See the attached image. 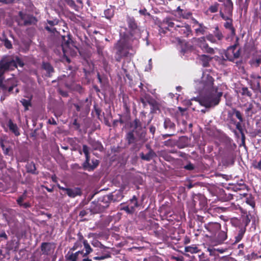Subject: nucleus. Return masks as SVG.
Instances as JSON below:
<instances>
[{"label":"nucleus","mask_w":261,"mask_h":261,"mask_svg":"<svg viewBox=\"0 0 261 261\" xmlns=\"http://www.w3.org/2000/svg\"><path fill=\"white\" fill-rule=\"evenodd\" d=\"M194 86L195 92L199 96L191 99L197 101L201 106L205 108L201 110L202 113H205L207 109L219 104L223 92L214 85V79L208 71L203 72L200 79L194 80Z\"/></svg>","instance_id":"f257e3e1"},{"label":"nucleus","mask_w":261,"mask_h":261,"mask_svg":"<svg viewBox=\"0 0 261 261\" xmlns=\"http://www.w3.org/2000/svg\"><path fill=\"white\" fill-rule=\"evenodd\" d=\"M127 22L129 30V32H121L120 38L115 45L116 54L119 59L127 56L128 51L132 48L134 44H137L138 39L141 37V34L144 33V30H142L138 26L133 17H128Z\"/></svg>","instance_id":"f03ea898"},{"label":"nucleus","mask_w":261,"mask_h":261,"mask_svg":"<svg viewBox=\"0 0 261 261\" xmlns=\"http://www.w3.org/2000/svg\"><path fill=\"white\" fill-rule=\"evenodd\" d=\"M129 127L132 129L126 132L125 140L128 144L133 145L134 149H139L147 140L145 127L142 126V122L137 118L129 123Z\"/></svg>","instance_id":"7ed1b4c3"},{"label":"nucleus","mask_w":261,"mask_h":261,"mask_svg":"<svg viewBox=\"0 0 261 261\" xmlns=\"http://www.w3.org/2000/svg\"><path fill=\"white\" fill-rule=\"evenodd\" d=\"M162 26L165 28H174L183 37H189L192 34L190 27L186 23L179 22L170 18H166L162 23Z\"/></svg>","instance_id":"20e7f679"},{"label":"nucleus","mask_w":261,"mask_h":261,"mask_svg":"<svg viewBox=\"0 0 261 261\" xmlns=\"http://www.w3.org/2000/svg\"><path fill=\"white\" fill-rule=\"evenodd\" d=\"M15 67H16V66L13 61L2 60L0 61V86L5 90L8 89L9 92H11L13 90V86H10L8 88L3 84V74L5 71L12 70Z\"/></svg>","instance_id":"39448f33"},{"label":"nucleus","mask_w":261,"mask_h":261,"mask_svg":"<svg viewBox=\"0 0 261 261\" xmlns=\"http://www.w3.org/2000/svg\"><path fill=\"white\" fill-rule=\"evenodd\" d=\"M235 43L229 46L227 48V51L225 53V56L227 59L231 62H234V61L239 58L241 55V49L236 50L237 47L239 45V38L236 36Z\"/></svg>","instance_id":"423d86ee"},{"label":"nucleus","mask_w":261,"mask_h":261,"mask_svg":"<svg viewBox=\"0 0 261 261\" xmlns=\"http://www.w3.org/2000/svg\"><path fill=\"white\" fill-rule=\"evenodd\" d=\"M65 259L66 261H92L84 256V251L82 250L76 251L69 250L65 255Z\"/></svg>","instance_id":"0eeeda50"},{"label":"nucleus","mask_w":261,"mask_h":261,"mask_svg":"<svg viewBox=\"0 0 261 261\" xmlns=\"http://www.w3.org/2000/svg\"><path fill=\"white\" fill-rule=\"evenodd\" d=\"M140 205L137 198L134 196L132 199L128 201L126 203H122L120 205V210L125 211L127 214H133L136 207Z\"/></svg>","instance_id":"6e6552de"},{"label":"nucleus","mask_w":261,"mask_h":261,"mask_svg":"<svg viewBox=\"0 0 261 261\" xmlns=\"http://www.w3.org/2000/svg\"><path fill=\"white\" fill-rule=\"evenodd\" d=\"M194 40L195 41L196 45L201 48L203 52L214 54V49L210 47L208 44L206 42V36L205 37H200L198 38H194Z\"/></svg>","instance_id":"1a4fd4ad"},{"label":"nucleus","mask_w":261,"mask_h":261,"mask_svg":"<svg viewBox=\"0 0 261 261\" xmlns=\"http://www.w3.org/2000/svg\"><path fill=\"white\" fill-rule=\"evenodd\" d=\"M227 228L226 224H225L223 226V229L219 230L213 237V241L215 245H218L223 243L227 239Z\"/></svg>","instance_id":"9d476101"},{"label":"nucleus","mask_w":261,"mask_h":261,"mask_svg":"<svg viewBox=\"0 0 261 261\" xmlns=\"http://www.w3.org/2000/svg\"><path fill=\"white\" fill-rule=\"evenodd\" d=\"M223 38L224 36L218 26L215 27L213 34L209 33L206 35V40L215 44H218V42L221 41Z\"/></svg>","instance_id":"9b49d317"},{"label":"nucleus","mask_w":261,"mask_h":261,"mask_svg":"<svg viewBox=\"0 0 261 261\" xmlns=\"http://www.w3.org/2000/svg\"><path fill=\"white\" fill-rule=\"evenodd\" d=\"M40 248L42 254L50 256L54 253L56 245L54 243L43 242L41 244Z\"/></svg>","instance_id":"f8f14e48"},{"label":"nucleus","mask_w":261,"mask_h":261,"mask_svg":"<svg viewBox=\"0 0 261 261\" xmlns=\"http://www.w3.org/2000/svg\"><path fill=\"white\" fill-rule=\"evenodd\" d=\"M224 27L230 31V33L226 37L225 39L227 41H231L233 39L234 37L236 36V29L233 27L232 19L226 21L224 24Z\"/></svg>","instance_id":"ddd939ff"},{"label":"nucleus","mask_w":261,"mask_h":261,"mask_svg":"<svg viewBox=\"0 0 261 261\" xmlns=\"http://www.w3.org/2000/svg\"><path fill=\"white\" fill-rule=\"evenodd\" d=\"M205 228L210 232L213 237L221 229V225L217 222H210L204 224Z\"/></svg>","instance_id":"4468645a"},{"label":"nucleus","mask_w":261,"mask_h":261,"mask_svg":"<svg viewBox=\"0 0 261 261\" xmlns=\"http://www.w3.org/2000/svg\"><path fill=\"white\" fill-rule=\"evenodd\" d=\"M186 109L178 107L177 110H173L170 113L171 116L174 118L178 125H180V119L185 114Z\"/></svg>","instance_id":"2eb2a0df"},{"label":"nucleus","mask_w":261,"mask_h":261,"mask_svg":"<svg viewBox=\"0 0 261 261\" xmlns=\"http://www.w3.org/2000/svg\"><path fill=\"white\" fill-rule=\"evenodd\" d=\"M194 24L193 27L194 28L195 33L196 36L204 35L207 30V27L204 26L203 23H199L196 20L194 19Z\"/></svg>","instance_id":"dca6fc26"},{"label":"nucleus","mask_w":261,"mask_h":261,"mask_svg":"<svg viewBox=\"0 0 261 261\" xmlns=\"http://www.w3.org/2000/svg\"><path fill=\"white\" fill-rule=\"evenodd\" d=\"M21 17V20L19 22V23L21 25H28L33 23H35L36 20L35 17L29 15H22V13H19Z\"/></svg>","instance_id":"f3484780"},{"label":"nucleus","mask_w":261,"mask_h":261,"mask_svg":"<svg viewBox=\"0 0 261 261\" xmlns=\"http://www.w3.org/2000/svg\"><path fill=\"white\" fill-rule=\"evenodd\" d=\"M164 127L171 133H174L176 129L175 124L169 118H165L164 121Z\"/></svg>","instance_id":"a211bd4d"},{"label":"nucleus","mask_w":261,"mask_h":261,"mask_svg":"<svg viewBox=\"0 0 261 261\" xmlns=\"http://www.w3.org/2000/svg\"><path fill=\"white\" fill-rule=\"evenodd\" d=\"M66 194L70 198H75L77 196H81L82 191L81 189L79 187L68 188V190H67Z\"/></svg>","instance_id":"6ab92c4d"},{"label":"nucleus","mask_w":261,"mask_h":261,"mask_svg":"<svg viewBox=\"0 0 261 261\" xmlns=\"http://www.w3.org/2000/svg\"><path fill=\"white\" fill-rule=\"evenodd\" d=\"M27 198V191H25L24 192L20 195L17 199L16 201L17 204L20 206H22L24 208H28L31 206V204L29 202L23 203V201H24Z\"/></svg>","instance_id":"aec40b11"},{"label":"nucleus","mask_w":261,"mask_h":261,"mask_svg":"<svg viewBox=\"0 0 261 261\" xmlns=\"http://www.w3.org/2000/svg\"><path fill=\"white\" fill-rule=\"evenodd\" d=\"M140 156L142 160L149 161L154 157L156 156V155L152 149H150V150H149V152L147 154H145L142 152L140 154Z\"/></svg>","instance_id":"412c9836"},{"label":"nucleus","mask_w":261,"mask_h":261,"mask_svg":"<svg viewBox=\"0 0 261 261\" xmlns=\"http://www.w3.org/2000/svg\"><path fill=\"white\" fill-rule=\"evenodd\" d=\"M7 125L10 130L14 133L15 136H18L20 135L17 125L16 124L14 123L11 120L8 121Z\"/></svg>","instance_id":"4be33fe9"},{"label":"nucleus","mask_w":261,"mask_h":261,"mask_svg":"<svg viewBox=\"0 0 261 261\" xmlns=\"http://www.w3.org/2000/svg\"><path fill=\"white\" fill-rule=\"evenodd\" d=\"M224 11L228 15L231 14L233 9V4L230 0H226L224 3Z\"/></svg>","instance_id":"5701e85b"},{"label":"nucleus","mask_w":261,"mask_h":261,"mask_svg":"<svg viewBox=\"0 0 261 261\" xmlns=\"http://www.w3.org/2000/svg\"><path fill=\"white\" fill-rule=\"evenodd\" d=\"M89 144L92 146L93 150H100L101 148V144L98 141L90 139L89 141Z\"/></svg>","instance_id":"b1692460"},{"label":"nucleus","mask_w":261,"mask_h":261,"mask_svg":"<svg viewBox=\"0 0 261 261\" xmlns=\"http://www.w3.org/2000/svg\"><path fill=\"white\" fill-rule=\"evenodd\" d=\"M83 245L86 251L85 252H84V255L85 257H87V255L92 252L93 250L87 241H84Z\"/></svg>","instance_id":"393cba45"},{"label":"nucleus","mask_w":261,"mask_h":261,"mask_svg":"<svg viewBox=\"0 0 261 261\" xmlns=\"http://www.w3.org/2000/svg\"><path fill=\"white\" fill-rule=\"evenodd\" d=\"M111 257V253L109 251H105L101 255L94 257L95 260H103Z\"/></svg>","instance_id":"a878e982"},{"label":"nucleus","mask_w":261,"mask_h":261,"mask_svg":"<svg viewBox=\"0 0 261 261\" xmlns=\"http://www.w3.org/2000/svg\"><path fill=\"white\" fill-rule=\"evenodd\" d=\"M245 231L246 229L245 228H241L239 230L238 234L235 237L236 242H239L242 240L245 232Z\"/></svg>","instance_id":"bb28decb"},{"label":"nucleus","mask_w":261,"mask_h":261,"mask_svg":"<svg viewBox=\"0 0 261 261\" xmlns=\"http://www.w3.org/2000/svg\"><path fill=\"white\" fill-rule=\"evenodd\" d=\"M26 168L28 172H30L33 174H35V171L36 168L35 167V165L33 162L28 163L26 165Z\"/></svg>","instance_id":"cd10ccee"},{"label":"nucleus","mask_w":261,"mask_h":261,"mask_svg":"<svg viewBox=\"0 0 261 261\" xmlns=\"http://www.w3.org/2000/svg\"><path fill=\"white\" fill-rule=\"evenodd\" d=\"M42 66L43 69L47 71L48 76H50V73L54 71L53 67L48 63H43Z\"/></svg>","instance_id":"c85d7f7f"},{"label":"nucleus","mask_w":261,"mask_h":261,"mask_svg":"<svg viewBox=\"0 0 261 261\" xmlns=\"http://www.w3.org/2000/svg\"><path fill=\"white\" fill-rule=\"evenodd\" d=\"M83 243L81 241H76L73 245V246L69 249L70 250L77 251L80 250L82 247Z\"/></svg>","instance_id":"c756f323"},{"label":"nucleus","mask_w":261,"mask_h":261,"mask_svg":"<svg viewBox=\"0 0 261 261\" xmlns=\"http://www.w3.org/2000/svg\"><path fill=\"white\" fill-rule=\"evenodd\" d=\"M185 251L191 253H196L198 252L199 249L197 247L187 246L185 248Z\"/></svg>","instance_id":"7c9ffc66"},{"label":"nucleus","mask_w":261,"mask_h":261,"mask_svg":"<svg viewBox=\"0 0 261 261\" xmlns=\"http://www.w3.org/2000/svg\"><path fill=\"white\" fill-rule=\"evenodd\" d=\"M240 93L242 95L247 96L248 97H251L252 95V93L250 91H249L247 87H243L240 90Z\"/></svg>","instance_id":"2f4dec72"},{"label":"nucleus","mask_w":261,"mask_h":261,"mask_svg":"<svg viewBox=\"0 0 261 261\" xmlns=\"http://www.w3.org/2000/svg\"><path fill=\"white\" fill-rule=\"evenodd\" d=\"M91 244L95 247H99L101 249H105L106 247L103 245L99 241L96 239H94L91 242Z\"/></svg>","instance_id":"473e14b6"},{"label":"nucleus","mask_w":261,"mask_h":261,"mask_svg":"<svg viewBox=\"0 0 261 261\" xmlns=\"http://www.w3.org/2000/svg\"><path fill=\"white\" fill-rule=\"evenodd\" d=\"M104 15L107 19H111L114 15V11L112 9H108L105 11Z\"/></svg>","instance_id":"72a5a7b5"},{"label":"nucleus","mask_w":261,"mask_h":261,"mask_svg":"<svg viewBox=\"0 0 261 261\" xmlns=\"http://www.w3.org/2000/svg\"><path fill=\"white\" fill-rule=\"evenodd\" d=\"M79 152L81 154L83 152L85 155H87L90 154V148L86 145H83L82 150H79Z\"/></svg>","instance_id":"f704fd0d"},{"label":"nucleus","mask_w":261,"mask_h":261,"mask_svg":"<svg viewBox=\"0 0 261 261\" xmlns=\"http://www.w3.org/2000/svg\"><path fill=\"white\" fill-rule=\"evenodd\" d=\"M65 1V2L66 3V4L69 6L71 8L75 10H77V6L75 5L74 1L73 0H64Z\"/></svg>","instance_id":"c9c22d12"},{"label":"nucleus","mask_w":261,"mask_h":261,"mask_svg":"<svg viewBox=\"0 0 261 261\" xmlns=\"http://www.w3.org/2000/svg\"><path fill=\"white\" fill-rule=\"evenodd\" d=\"M218 6L219 4L218 3H215V4L211 6L209 8L208 10L211 13H215L218 11Z\"/></svg>","instance_id":"e433bc0d"},{"label":"nucleus","mask_w":261,"mask_h":261,"mask_svg":"<svg viewBox=\"0 0 261 261\" xmlns=\"http://www.w3.org/2000/svg\"><path fill=\"white\" fill-rule=\"evenodd\" d=\"M232 115H234L240 122H243V119L241 112L238 110H234L232 113Z\"/></svg>","instance_id":"4c0bfd02"},{"label":"nucleus","mask_w":261,"mask_h":261,"mask_svg":"<svg viewBox=\"0 0 261 261\" xmlns=\"http://www.w3.org/2000/svg\"><path fill=\"white\" fill-rule=\"evenodd\" d=\"M103 201H106V203L105 204H102V203H99V205L100 206H102L103 208L107 207L109 206L108 201L110 200V197L108 196H105L103 198Z\"/></svg>","instance_id":"58836bf2"},{"label":"nucleus","mask_w":261,"mask_h":261,"mask_svg":"<svg viewBox=\"0 0 261 261\" xmlns=\"http://www.w3.org/2000/svg\"><path fill=\"white\" fill-rule=\"evenodd\" d=\"M22 105L25 108V110H28V107L30 105V101L25 99H22L20 100Z\"/></svg>","instance_id":"ea45409f"},{"label":"nucleus","mask_w":261,"mask_h":261,"mask_svg":"<svg viewBox=\"0 0 261 261\" xmlns=\"http://www.w3.org/2000/svg\"><path fill=\"white\" fill-rule=\"evenodd\" d=\"M99 164V161L96 159L92 160V164H91V170H94Z\"/></svg>","instance_id":"a19ab883"},{"label":"nucleus","mask_w":261,"mask_h":261,"mask_svg":"<svg viewBox=\"0 0 261 261\" xmlns=\"http://www.w3.org/2000/svg\"><path fill=\"white\" fill-rule=\"evenodd\" d=\"M184 168L187 170H192L195 168V167L193 164L191 163H188L187 165H185L184 167Z\"/></svg>","instance_id":"79ce46f5"},{"label":"nucleus","mask_w":261,"mask_h":261,"mask_svg":"<svg viewBox=\"0 0 261 261\" xmlns=\"http://www.w3.org/2000/svg\"><path fill=\"white\" fill-rule=\"evenodd\" d=\"M246 203L252 207H254L255 205V203L253 200L252 198L251 197V196H250V197L247 198Z\"/></svg>","instance_id":"37998d69"},{"label":"nucleus","mask_w":261,"mask_h":261,"mask_svg":"<svg viewBox=\"0 0 261 261\" xmlns=\"http://www.w3.org/2000/svg\"><path fill=\"white\" fill-rule=\"evenodd\" d=\"M180 14V17H182L184 18H189L192 15L191 13H190L189 12H186L184 11L182 14Z\"/></svg>","instance_id":"c03bdc74"},{"label":"nucleus","mask_w":261,"mask_h":261,"mask_svg":"<svg viewBox=\"0 0 261 261\" xmlns=\"http://www.w3.org/2000/svg\"><path fill=\"white\" fill-rule=\"evenodd\" d=\"M253 167L255 169H256L261 171V160L258 162H256L253 164Z\"/></svg>","instance_id":"a18cd8bd"},{"label":"nucleus","mask_w":261,"mask_h":261,"mask_svg":"<svg viewBox=\"0 0 261 261\" xmlns=\"http://www.w3.org/2000/svg\"><path fill=\"white\" fill-rule=\"evenodd\" d=\"M164 145L166 146H172L174 144L173 141L171 139H169L167 141H164Z\"/></svg>","instance_id":"49530a36"},{"label":"nucleus","mask_w":261,"mask_h":261,"mask_svg":"<svg viewBox=\"0 0 261 261\" xmlns=\"http://www.w3.org/2000/svg\"><path fill=\"white\" fill-rule=\"evenodd\" d=\"M4 44H5V46L7 48H11L12 47V44L11 43V42L8 40V39H6L5 40V42H4Z\"/></svg>","instance_id":"de8ad7c7"},{"label":"nucleus","mask_w":261,"mask_h":261,"mask_svg":"<svg viewBox=\"0 0 261 261\" xmlns=\"http://www.w3.org/2000/svg\"><path fill=\"white\" fill-rule=\"evenodd\" d=\"M47 23L51 26L53 27L58 23V20L55 19L53 20H47Z\"/></svg>","instance_id":"09e8293b"},{"label":"nucleus","mask_w":261,"mask_h":261,"mask_svg":"<svg viewBox=\"0 0 261 261\" xmlns=\"http://www.w3.org/2000/svg\"><path fill=\"white\" fill-rule=\"evenodd\" d=\"M91 164L90 162L85 161L83 163V167L85 169L89 168L91 170Z\"/></svg>","instance_id":"8fccbe9b"},{"label":"nucleus","mask_w":261,"mask_h":261,"mask_svg":"<svg viewBox=\"0 0 261 261\" xmlns=\"http://www.w3.org/2000/svg\"><path fill=\"white\" fill-rule=\"evenodd\" d=\"M242 122H238L237 123H236V128L238 130H239L241 133L243 135V133H242V126H241V123Z\"/></svg>","instance_id":"3c124183"},{"label":"nucleus","mask_w":261,"mask_h":261,"mask_svg":"<svg viewBox=\"0 0 261 261\" xmlns=\"http://www.w3.org/2000/svg\"><path fill=\"white\" fill-rule=\"evenodd\" d=\"M220 16L224 20H226V21H228V20H231L229 16L224 15L221 11L220 12Z\"/></svg>","instance_id":"603ef678"},{"label":"nucleus","mask_w":261,"mask_h":261,"mask_svg":"<svg viewBox=\"0 0 261 261\" xmlns=\"http://www.w3.org/2000/svg\"><path fill=\"white\" fill-rule=\"evenodd\" d=\"M77 237H78V240H77V241H80V242L81 241L82 243H83V244H84V241H87L86 240L84 239L83 236L80 233H79L78 234Z\"/></svg>","instance_id":"864d4df0"},{"label":"nucleus","mask_w":261,"mask_h":261,"mask_svg":"<svg viewBox=\"0 0 261 261\" xmlns=\"http://www.w3.org/2000/svg\"><path fill=\"white\" fill-rule=\"evenodd\" d=\"M70 43V40L69 39H68L65 43V44H63L61 46V48H62L63 51L64 52V53H65V46H68V44H69Z\"/></svg>","instance_id":"5fc2aeb1"},{"label":"nucleus","mask_w":261,"mask_h":261,"mask_svg":"<svg viewBox=\"0 0 261 261\" xmlns=\"http://www.w3.org/2000/svg\"><path fill=\"white\" fill-rule=\"evenodd\" d=\"M0 238H4L6 240L8 239L7 235L4 230L1 231L0 232Z\"/></svg>","instance_id":"6e6d98bb"},{"label":"nucleus","mask_w":261,"mask_h":261,"mask_svg":"<svg viewBox=\"0 0 261 261\" xmlns=\"http://www.w3.org/2000/svg\"><path fill=\"white\" fill-rule=\"evenodd\" d=\"M260 62H261V59H256L254 61H253V64L256 67H258L260 65Z\"/></svg>","instance_id":"4d7b16f0"},{"label":"nucleus","mask_w":261,"mask_h":261,"mask_svg":"<svg viewBox=\"0 0 261 261\" xmlns=\"http://www.w3.org/2000/svg\"><path fill=\"white\" fill-rule=\"evenodd\" d=\"M148 62H149L148 63V67L146 68V69H145L146 71H149L152 68V63H151V59H149Z\"/></svg>","instance_id":"13d9d810"},{"label":"nucleus","mask_w":261,"mask_h":261,"mask_svg":"<svg viewBox=\"0 0 261 261\" xmlns=\"http://www.w3.org/2000/svg\"><path fill=\"white\" fill-rule=\"evenodd\" d=\"M173 135H174V134L173 133H172L171 134H164L162 135V139H166L167 138L172 136Z\"/></svg>","instance_id":"bf43d9fd"},{"label":"nucleus","mask_w":261,"mask_h":261,"mask_svg":"<svg viewBox=\"0 0 261 261\" xmlns=\"http://www.w3.org/2000/svg\"><path fill=\"white\" fill-rule=\"evenodd\" d=\"M184 10L180 8V7H178L175 11V12L177 13L178 15L180 16V14H182Z\"/></svg>","instance_id":"052dcab7"},{"label":"nucleus","mask_w":261,"mask_h":261,"mask_svg":"<svg viewBox=\"0 0 261 261\" xmlns=\"http://www.w3.org/2000/svg\"><path fill=\"white\" fill-rule=\"evenodd\" d=\"M202 58H204L206 60V62H205L203 63V66H206L207 64H208V61L209 60L210 58L207 56H206V55H203Z\"/></svg>","instance_id":"680f3d73"},{"label":"nucleus","mask_w":261,"mask_h":261,"mask_svg":"<svg viewBox=\"0 0 261 261\" xmlns=\"http://www.w3.org/2000/svg\"><path fill=\"white\" fill-rule=\"evenodd\" d=\"M45 29L46 30H47L49 32H54V31L55 30V29L54 28H53V27H49V26H46L45 27Z\"/></svg>","instance_id":"e2e57ef3"},{"label":"nucleus","mask_w":261,"mask_h":261,"mask_svg":"<svg viewBox=\"0 0 261 261\" xmlns=\"http://www.w3.org/2000/svg\"><path fill=\"white\" fill-rule=\"evenodd\" d=\"M166 30H164L163 28L160 27V29L159 30V33L161 35L162 34H165L166 32Z\"/></svg>","instance_id":"0e129e2a"},{"label":"nucleus","mask_w":261,"mask_h":261,"mask_svg":"<svg viewBox=\"0 0 261 261\" xmlns=\"http://www.w3.org/2000/svg\"><path fill=\"white\" fill-rule=\"evenodd\" d=\"M58 187L59 189L65 192V193L66 194L67 193V190H68V188H65V187H62L60 185H58Z\"/></svg>","instance_id":"69168bd1"},{"label":"nucleus","mask_w":261,"mask_h":261,"mask_svg":"<svg viewBox=\"0 0 261 261\" xmlns=\"http://www.w3.org/2000/svg\"><path fill=\"white\" fill-rule=\"evenodd\" d=\"M87 214V212L85 210H82L80 213V216L82 217H84Z\"/></svg>","instance_id":"338daca9"},{"label":"nucleus","mask_w":261,"mask_h":261,"mask_svg":"<svg viewBox=\"0 0 261 261\" xmlns=\"http://www.w3.org/2000/svg\"><path fill=\"white\" fill-rule=\"evenodd\" d=\"M149 130H150V132L153 135L155 131V127L152 126H150L149 128Z\"/></svg>","instance_id":"774afa93"}]
</instances>
